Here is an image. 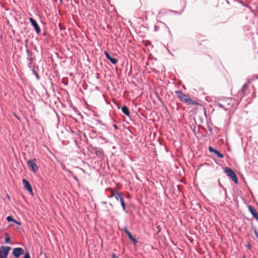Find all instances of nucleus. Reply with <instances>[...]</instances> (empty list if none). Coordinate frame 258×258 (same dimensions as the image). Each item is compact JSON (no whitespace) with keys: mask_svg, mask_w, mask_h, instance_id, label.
<instances>
[{"mask_svg":"<svg viewBox=\"0 0 258 258\" xmlns=\"http://www.w3.org/2000/svg\"><path fill=\"white\" fill-rule=\"evenodd\" d=\"M24 258H31L29 252H27L25 253Z\"/></svg>","mask_w":258,"mask_h":258,"instance_id":"412c9836","label":"nucleus"},{"mask_svg":"<svg viewBox=\"0 0 258 258\" xmlns=\"http://www.w3.org/2000/svg\"><path fill=\"white\" fill-rule=\"evenodd\" d=\"M180 100L187 105H198L199 103L197 100H192L188 96L184 94L179 91L175 92Z\"/></svg>","mask_w":258,"mask_h":258,"instance_id":"f257e3e1","label":"nucleus"},{"mask_svg":"<svg viewBox=\"0 0 258 258\" xmlns=\"http://www.w3.org/2000/svg\"><path fill=\"white\" fill-rule=\"evenodd\" d=\"M112 258H118V257H117V256L115 253H113L112 254Z\"/></svg>","mask_w":258,"mask_h":258,"instance_id":"4be33fe9","label":"nucleus"},{"mask_svg":"<svg viewBox=\"0 0 258 258\" xmlns=\"http://www.w3.org/2000/svg\"><path fill=\"white\" fill-rule=\"evenodd\" d=\"M110 205L111 206H112V207L113 206V205L111 203H110Z\"/></svg>","mask_w":258,"mask_h":258,"instance_id":"a878e982","label":"nucleus"},{"mask_svg":"<svg viewBox=\"0 0 258 258\" xmlns=\"http://www.w3.org/2000/svg\"><path fill=\"white\" fill-rule=\"evenodd\" d=\"M10 249L9 246H2L0 248V258H7Z\"/></svg>","mask_w":258,"mask_h":258,"instance_id":"7ed1b4c3","label":"nucleus"},{"mask_svg":"<svg viewBox=\"0 0 258 258\" xmlns=\"http://www.w3.org/2000/svg\"><path fill=\"white\" fill-rule=\"evenodd\" d=\"M24 253V251L23 248L21 247H17L13 249V255L16 258H18L22 254H23Z\"/></svg>","mask_w":258,"mask_h":258,"instance_id":"39448f33","label":"nucleus"},{"mask_svg":"<svg viewBox=\"0 0 258 258\" xmlns=\"http://www.w3.org/2000/svg\"><path fill=\"white\" fill-rule=\"evenodd\" d=\"M224 171L226 175L236 184L238 183V178L235 172L230 168L226 167Z\"/></svg>","mask_w":258,"mask_h":258,"instance_id":"f03ea898","label":"nucleus"},{"mask_svg":"<svg viewBox=\"0 0 258 258\" xmlns=\"http://www.w3.org/2000/svg\"><path fill=\"white\" fill-rule=\"evenodd\" d=\"M22 182H23V183L24 185V187L25 188L28 190L29 191V192L30 193V194L31 195H33V190H32V188L31 187V184H30V183L29 182V181L26 180V179H23L22 180Z\"/></svg>","mask_w":258,"mask_h":258,"instance_id":"423d86ee","label":"nucleus"},{"mask_svg":"<svg viewBox=\"0 0 258 258\" xmlns=\"http://www.w3.org/2000/svg\"><path fill=\"white\" fill-rule=\"evenodd\" d=\"M120 204L123 211H125V204L123 199H120Z\"/></svg>","mask_w":258,"mask_h":258,"instance_id":"2eb2a0df","label":"nucleus"},{"mask_svg":"<svg viewBox=\"0 0 258 258\" xmlns=\"http://www.w3.org/2000/svg\"><path fill=\"white\" fill-rule=\"evenodd\" d=\"M104 53H105V56L106 57V58L108 60H109L113 64H116V63L117 62V59L112 57L110 56V55L109 54V52L106 51H105L104 52Z\"/></svg>","mask_w":258,"mask_h":258,"instance_id":"6e6552de","label":"nucleus"},{"mask_svg":"<svg viewBox=\"0 0 258 258\" xmlns=\"http://www.w3.org/2000/svg\"><path fill=\"white\" fill-rule=\"evenodd\" d=\"M253 230H254V234H255V236L257 237V238L258 239V231L256 228H254Z\"/></svg>","mask_w":258,"mask_h":258,"instance_id":"6ab92c4d","label":"nucleus"},{"mask_svg":"<svg viewBox=\"0 0 258 258\" xmlns=\"http://www.w3.org/2000/svg\"><path fill=\"white\" fill-rule=\"evenodd\" d=\"M124 231L127 234L128 238L134 242L135 244L137 242V240L132 236L131 232L127 230L126 228H124Z\"/></svg>","mask_w":258,"mask_h":258,"instance_id":"9d476101","label":"nucleus"},{"mask_svg":"<svg viewBox=\"0 0 258 258\" xmlns=\"http://www.w3.org/2000/svg\"><path fill=\"white\" fill-rule=\"evenodd\" d=\"M35 161H36L35 159L29 160L27 162L28 167L33 172H36L38 169V167L35 162Z\"/></svg>","mask_w":258,"mask_h":258,"instance_id":"20e7f679","label":"nucleus"},{"mask_svg":"<svg viewBox=\"0 0 258 258\" xmlns=\"http://www.w3.org/2000/svg\"><path fill=\"white\" fill-rule=\"evenodd\" d=\"M209 150L210 152H213V153H215V152L216 151V149H214L213 148H212L211 146L209 147Z\"/></svg>","mask_w":258,"mask_h":258,"instance_id":"a211bd4d","label":"nucleus"},{"mask_svg":"<svg viewBox=\"0 0 258 258\" xmlns=\"http://www.w3.org/2000/svg\"><path fill=\"white\" fill-rule=\"evenodd\" d=\"M122 111L124 114H125L127 116L130 115V111L128 108L126 106H124L122 107L121 109Z\"/></svg>","mask_w":258,"mask_h":258,"instance_id":"f8f14e48","label":"nucleus"},{"mask_svg":"<svg viewBox=\"0 0 258 258\" xmlns=\"http://www.w3.org/2000/svg\"><path fill=\"white\" fill-rule=\"evenodd\" d=\"M218 106H219V107H223V105H221V104H220V103H219V104H218Z\"/></svg>","mask_w":258,"mask_h":258,"instance_id":"5701e85b","label":"nucleus"},{"mask_svg":"<svg viewBox=\"0 0 258 258\" xmlns=\"http://www.w3.org/2000/svg\"><path fill=\"white\" fill-rule=\"evenodd\" d=\"M114 127H115V128L117 129V126L116 125V124H114Z\"/></svg>","mask_w":258,"mask_h":258,"instance_id":"393cba45","label":"nucleus"},{"mask_svg":"<svg viewBox=\"0 0 258 258\" xmlns=\"http://www.w3.org/2000/svg\"><path fill=\"white\" fill-rule=\"evenodd\" d=\"M248 248H249V249H250V248H251V245H250V244H248Z\"/></svg>","mask_w":258,"mask_h":258,"instance_id":"b1692460","label":"nucleus"},{"mask_svg":"<svg viewBox=\"0 0 258 258\" xmlns=\"http://www.w3.org/2000/svg\"><path fill=\"white\" fill-rule=\"evenodd\" d=\"M29 20L31 23V24L34 27L35 30L36 32L38 34L40 32V28L38 25V24L37 23L36 21L34 20L32 18H30Z\"/></svg>","mask_w":258,"mask_h":258,"instance_id":"0eeeda50","label":"nucleus"},{"mask_svg":"<svg viewBox=\"0 0 258 258\" xmlns=\"http://www.w3.org/2000/svg\"><path fill=\"white\" fill-rule=\"evenodd\" d=\"M248 209L252 215L258 221V213L254 208L251 206H249Z\"/></svg>","mask_w":258,"mask_h":258,"instance_id":"1a4fd4ad","label":"nucleus"},{"mask_svg":"<svg viewBox=\"0 0 258 258\" xmlns=\"http://www.w3.org/2000/svg\"><path fill=\"white\" fill-rule=\"evenodd\" d=\"M214 153L220 158H222L223 157V155L217 150H216Z\"/></svg>","mask_w":258,"mask_h":258,"instance_id":"f3484780","label":"nucleus"},{"mask_svg":"<svg viewBox=\"0 0 258 258\" xmlns=\"http://www.w3.org/2000/svg\"><path fill=\"white\" fill-rule=\"evenodd\" d=\"M106 191H110V194L108 196L109 198H111L113 197H115L116 193H117V192L116 191L114 190L111 188H108L106 189Z\"/></svg>","mask_w":258,"mask_h":258,"instance_id":"9b49d317","label":"nucleus"},{"mask_svg":"<svg viewBox=\"0 0 258 258\" xmlns=\"http://www.w3.org/2000/svg\"><path fill=\"white\" fill-rule=\"evenodd\" d=\"M7 220L8 222H11V221H13L15 223H17V224H19V225H20V222H17L16 220H15L11 216H9L8 217H7Z\"/></svg>","mask_w":258,"mask_h":258,"instance_id":"4468645a","label":"nucleus"},{"mask_svg":"<svg viewBox=\"0 0 258 258\" xmlns=\"http://www.w3.org/2000/svg\"><path fill=\"white\" fill-rule=\"evenodd\" d=\"M10 241H11V238L10 237H6V238H5V242L6 243H9V242H10Z\"/></svg>","mask_w":258,"mask_h":258,"instance_id":"aec40b11","label":"nucleus"},{"mask_svg":"<svg viewBox=\"0 0 258 258\" xmlns=\"http://www.w3.org/2000/svg\"><path fill=\"white\" fill-rule=\"evenodd\" d=\"M117 201H120V199H123L122 194L117 192L114 197Z\"/></svg>","mask_w":258,"mask_h":258,"instance_id":"ddd939ff","label":"nucleus"},{"mask_svg":"<svg viewBox=\"0 0 258 258\" xmlns=\"http://www.w3.org/2000/svg\"><path fill=\"white\" fill-rule=\"evenodd\" d=\"M247 88H248V84H244L242 86V90H241V91L242 92V93H244L245 92V91H246L247 90Z\"/></svg>","mask_w":258,"mask_h":258,"instance_id":"dca6fc26","label":"nucleus"}]
</instances>
